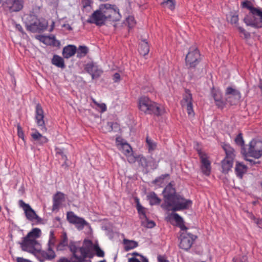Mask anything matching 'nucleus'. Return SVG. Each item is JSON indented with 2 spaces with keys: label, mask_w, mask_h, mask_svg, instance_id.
<instances>
[{
  "label": "nucleus",
  "mask_w": 262,
  "mask_h": 262,
  "mask_svg": "<svg viewBox=\"0 0 262 262\" xmlns=\"http://www.w3.org/2000/svg\"><path fill=\"white\" fill-rule=\"evenodd\" d=\"M41 233L40 229L37 228H33L22 238L21 242H19L21 250L34 255L38 248H41V245L37 241V238L40 236Z\"/></svg>",
  "instance_id": "1"
},
{
  "label": "nucleus",
  "mask_w": 262,
  "mask_h": 262,
  "mask_svg": "<svg viewBox=\"0 0 262 262\" xmlns=\"http://www.w3.org/2000/svg\"><path fill=\"white\" fill-rule=\"evenodd\" d=\"M138 107L141 112L147 114L160 116L164 113V110L162 106L145 96L142 97L139 99Z\"/></svg>",
  "instance_id": "2"
},
{
  "label": "nucleus",
  "mask_w": 262,
  "mask_h": 262,
  "mask_svg": "<svg viewBox=\"0 0 262 262\" xmlns=\"http://www.w3.org/2000/svg\"><path fill=\"white\" fill-rule=\"evenodd\" d=\"M70 250L73 256L69 260L66 258H61L57 262H83L85 258L88 256L89 250L85 247H79L76 243L71 242L69 245Z\"/></svg>",
  "instance_id": "3"
},
{
  "label": "nucleus",
  "mask_w": 262,
  "mask_h": 262,
  "mask_svg": "<svg viewBox=\"0 0 262 262\" xmlns=\"http://www.w3.org/2000/svg\"><path fill=\"white\" fill-rule=\"evenodd\" d=\"M249 13L244 19L245 23L254 28H262V11L255 7H249Z\"/></svg>",
  "instance_id": "4"
},
{
  "label": "nucleus",
  "mask_w": 262,
  "mask_h": 262,
  "mask_svg": "<svg viewBox=\"0 0 262 262\" xmlns=\"http://www.w3.org/2000/svg\"><path fill=\"white\" fill-rule=\"evenodd\" d=\"M25 22L27 29L32 32L43 31L47 28V22L45 20L38 19L34 15L26 16Z\"/></svg>",
  "instance_id": "5"
},
{
  "label": "nucleus",
  "mask_w": 262,
  "mask_h": 262,
  "mask_svg": "<svg viewBox=\"0 0 262 262\" xmlns=\"http://www.w3.org/2000/svg\"><path fill=\"white\" fill-rule=\"evenodd\" d=\"M99 7L100 11L102 13L106 20L115 21L119 20L121 16L119 9L116 6L109 4H104L100 5Z\"/></svg>",
  "instance_id": "6"
},
{
  "label": "nucleus",
  "mask_w": 262,
  "mask_h": 262,
  "mask_svg": "<svg viewBox=\"0 0 262 262\" xmlns=\"http://www.w3.org/2000/svg\"><path fill=\"white\" fill-rule=\"evenodd\" d=\"M243 154L248 155L250 157L258 159L262 155V141L259 140H252L249 144L247 150L245 147L242 148Z\"/></svg>",
  "instance_id": "7"
},
{
  "label": "nucleus",
  "mask_w": 262,
  "mask_h": 262,
  "mask_svg": "<svg viewBox=\"0 0 262 262\" xmlns=\"http://www.w3.org/2000/svg\"><path fill=\"white\" fill-rule=\"evenodd\" d=\"M191 205L192 201L190 200L185 199L178 194L165 209L173 211H180L188 209Z\"/></svg>",
  "instance_id": "8"
},
{
  "label": "nucleus",
  "mask_w": 262,
  "mask_h": 262,
  "mask_svg": "<svg viewBox=\"0 0 262 262\" xmlns=\"http://www.w3.org/2000/svg\"><path fill=\"white\" fill-rule=\"evenodd\" d=\"M181 232L180 234V243L179 246L181 248L188 250L192 246L196 236L187 232V228L184 225H180Z\"/></svg>",
  "instance_id": "9"
},
{
  "label": "nucleus",
  "mask_w": 262,
  "mask_h": 262,
  "mask_svg": "<svg viewBox=\"0 0 262 262\" xmlns=\"http://www.w3.org/2000/svg\"><path fill=\"white\" fill-rule=\"evenodd\" d=\"M116 143L119 150L127 157L128 161L129 163H134L136 159L132 155L133 151L130 146L120 137L116 138Z\"/></svg>",
  "instance_id": "10"
},
{
  "label": "nucleus",
  "mask_w": 262,
  "mask_h": 262,
  "mask_svg": "<svg viewBox=\"0 0 262 262\" xmlns=\"http://www.w3.org/2000/svg\"><path fill=\"white\" fill-rule=\"evenodd\" d=\"M186 65L189 68H194L200 61V54L198 49L195 47H192L186 55Z\"/></svg>",
  "instance_id": "11"
},
{
  "label": "nucleus",
  "mask_w": 262,
  "mask_h": 262,
  "mask_svg": "<svg viewBox=\"0 0 262 262\" xmlns=\"http://www.w3.org/2000/svg\"><path fill=\"white\" fill-rule=\"evenodd\" d=\"M162 193L164 203L162 204V207L165 209L178 194L176 193V189L171 183L166 186Z\"/></svg>",
  "instance_id": "12"
},
{
  "label": "nucleus",
  "mask_w": 262,
  "mask_h": 262,
  "mask_svg": "<svg viewBox=\"0 0 262 262\" xmlns=\"http://www.w3.org/2000/svg\"><path fill=\"white\" fill-rule=\"evenodd\" d=\"M34 255L40 262L51 260L56 257V254L53 249L48 247L47 251L42 250L41 248H38Z\"/></svg>",
  "instance_id": "13"
},
{
  "label": "nucleus",
  "mask_w": 262,
  "mask_h": 262,
  "mask_svg": "<svg viewBox=\"0 0 262 262\" xmlns=\"http://www.w3.org/2000/svg\"><path fill=\"white\" fill-rule=\"evenodd\" d=\"M19 204L25 213L27 219L30 221H36L39 222L40 218L36 214L35 211L31 207L29 204L25 203L23 200L19 201Z\"/></svg>",
  "instance_id": "14"
},
{
  "label": "nucleus",
  "mask_w": 262,
  "mask_h": 262,
  "mask_svg": "<svg viewBox=\"0 0 262 262\" xmlns=\"http://www.w3.org/2000/svg\"><path fill=\"white\" fill-rule=\"evenodd\" d=\"M226 99L227 102L231 105H234L238 103L241 96L239 92L231 87H228L226 91Z\"/></svg>",
  "instance_id": "15"
},
{
  "label": "nucleus",
  "mask_w": 262,
  "mask_h": 262,
  "mask_svg": "<svg viewBox=\"0 0 262 262\" xmlns=\"http://www.w3.org/2000/svg\"><path fill=\"white\" fill-rule=\"evenodd\" d=\"M44 114L43 111L39 104L36 105L35 108V120L38 126L43 133L46 132L47 130V128L45 125V122L43 120Z\"/></svg>",
  "instance_id": "16"
},
{
  "label": "nucleus",
  "mask_w": 262,
  "mask_h": 262,
  "mask_svg": "<svg viewBox=\"0 0 262 262\" xmlns=\"http://www.w3.org/2000/svg\"><path fill=\"white\" fill-rule=\"evenodd\" d=\"M67 220L70 223L75 224L79 230L82 229L86 225V222L83 219L78 217L73 212H68Z\"/></svg>",
  "instance_id": "17"
},
{
  "label": "nucleus",
  "mask_w": 262,
  "mask_h": 262,
  "mask_svg": "<svg viewBox=\"0 0 262 262\" xmlns=\"http://www.w3.org/2000/svg\"><path fill=\"white\" fill-rule=\"evenodd\" d=\"M85 70L91 75L93 79L100 77L103 72L101 69L93 62L87 63Z\"/></svg>",
  "instance_id": "18"
},
{
  "label": "nucleus",
  "mask_w": 262,
  "mask_h": 262,
  "mask_svg": "<svg viewBox=\"0 0 262 262\" xmlns=\"http://www.w3.org/2000/svg\"><path fill=\"white\" fill-rule=\"evenodd\" d=\"M106 20L103 14L100 11V8L99 7V9L95 11L88 19V22L101 26L103 25Z\"/></svg>",
  "instance_id": "19"
},
{
  "label": "nucleus",
  "mask_w": 262,
  "mask_h": 262,
  "mask_svg": "<svg viewBox=\"0 0 262 262\" xmlns=\"http://www.w3.org/2000/svg\"><path fill=\"white\" fill-rule=\"evenodd\" d=\"M137 208L138 212L140 214V218L142 220V225L148 228H152L155 227V222L149 220L147 219L145 212L143 211V207L139 204V203L137 204Z\"/></svg>",
  "instance_id": "20"
},
{
  "label": "nucleus",
  "mask_w": 262,
  "mask_h": 262,
  "mask_svg": "<svg viewBox=\"0 0 262 262\" xmlns=\"http://www.w3.org/2000/svg\"><path fill=\"white\" fill-rule=\"evenodd\" d=\"M181 103L183 107H186L189 116L191 117H193L194 113L193 110L191 95L190 94H186L184 96Z\"/></svg>",
  "instance_id": "21"
},
{
  "label": "nucleus",
  "mask_w": 262,
  "mask_h": 262,
  "mask_svg": "<svg viewBox=\"0 0 262 262\" xmlns=\"http://www.w3.org/2000/svg\"><path fill=\"white\" fill-rule=\"evenodd\" d=\"M6 7L11 12H18L21 10L24 6L23 0H7Z\"/></svg>",
  "instance_id": "22"
},
{
  "label": "nucleus",
  "mask_w": 262,
  "mask_h": 262,
  "mask_svg": "<svg viewBox=\"0 0 262 262\" xmlns=\"http://www.w3.org/2000/svg\"><path fill=\"white\" fill-rule=\"evenodd\" d=\"M200 157L201 161V169L204 174L206 176L209 175L211 170L210 162L208 160L206 154L200 153Z\"/></svg>",
  "instance_id": "23"
},
{
  "label": "nucleus",
  "mask_w": 262,
  "mask_h": 262,
  "mask_svg": "<svg viewBox=\"0 0 262 262\" xmlns=\"http://www.w3.org/2000/svg\"><path fill=\"white\" fill-rule=\"evenodd\" d=\"M39 39L40 41L47 45L56 46L60 45L59 41L56 40L55 37L53 35H41L39 36Z\"/></svg>",
  "instance_id": "24"
},
{
  "label": "nucleus",
  "mask_w": 262,
  "mask_h": 262,
  "mask_svg": "<svg viewBox=\"0 0 262 262\" xmlns=\"http://www.w3.org/2000/svg\"><path fill=\"white\" fill-rule=\"evenodd\" d=\"M64 201V195L63 193L58 192L53 197V211L58 210L62 202Z\"/></svg>",
  "instance_id": "25"
},
{
  "label": "nucleus",
  "mask_w": 262,
  "mask_h": 262,
  "mask_svg": "<svg viewBox=\"0 0 262 262\" xmlns=\"http://www.w3.org/2000/svg\"><path fill=\"white\" fill-rule=\"evenodd\" d=\"M33 130L34 132L31 134V136L38 144L42 145L48 142V139L45 136H42L37 130Z\"/></svg>",
  "instance_id": "26"
},
{
  "label": "nucleus",
  "mask_w": 262,
  "mask_h": 262,
  "mask_svg": "<svg viewBox=\"0 0 262 262\" xmlns=\"http://www.w3.org/2000/svg\"><path fill=\"white\" fill-rule=\"evenodd\" d=\"M76 52V47L74 45H68L64 47L62 55L65 58H69L73 56Z\"/></svg>",
  "instance_id": "27"
},
{
  "label": "nucleus",
  "mask_w": 262,
  "mask_h": 262,
  "mask_svg": "<svg viewBox=\"0 0 262 262\" xmlns=\"http://www.w3.org/2000/svg\"><path fill=\"white\" fill-rule=\"evenodd\" d=\"M68 246V238L66 232H63L61 236V239L56 247L58 251H63Z\"/></svg>",
  "instance_id": "28"
},
{
  "label": "nucleus",
  "mask_w": 262,
  "mask_h": 262,
  "mask_svg": "<svg viewBox=\"0 0 262 262\" xmlns=\"http://www.w3.org/2000/svg\"><path fill=\"white\" fill-rule=\"evenodd\" d=\"M222 169L223 172H228L233 165V159L225 158L222 161Z\"/></svg>",
  "instance_id": "29"
},
{
  "label": "nucleus",
  "mask_w": 262,
  "mask_h": 262,
  "mask_svg": "<svg viewBox=\"0 0 262 262\" xmlns=\"http://www.w3.org/2000/svg\"><path fill=\"white\" fill-rule=\"evenodd\" d=\"M149 51V48L145 39L142 40L139 44V52L143 56L146 55Z\"/></svg>",
  "instance_id": "30"
},
{
  "label": "nucleus",
  "mask_w": 262,
  "mask_h": 262,
  "mask_svg": "<svg viewBox=\"0 0 262 262\" xmlns=\"http://www.w3.org/2000/svg\"><path fill=\"white\" fill-rule=\"evenodd\" d=\"M52 63L57 67L63 69L65 68V64L63 59L57 55H54L52 59Z\"/></svg>",
  "instance_id": "31"
},
{
  "label": "nucleus",
  "mask_w": 262,
  "mask_h": 262,
  "mask_svg": "<svg viewBox=\"0 0 262 262\" xmlns=\"http://www.w3.org/2000/svg\"><path fill=\"white\" fill-rule=\"evenodd\" d=\"M247 171V167L246 165L241 163L237 162L235 166V172L237 176L239 178H242L244 173Z\"/></svg>",
  "instance_id": "32"
},
{
  "label": "nucleus",
  "mask_w": 262,
  "mask_h": 262,
  "mask_svg": "<svg viewBox=\"0 0 262 262\" xmlns=\"http://www.w3.org/2000/svg\"><path fill=\"white\" fill-rule=\"evenodd\" d=\"M147 198L150 204L151 205L159 204L160 203L161 200L154 192L149 193L147 195Z\"/></svg>",
  "instance_id": "33"
},
{
  "label": "nucleus",
  "mask_w": 262,
  "mask_h": 262,
  "mask_svg": "<svg viewBox=\"0 0 262 262\" xmlns=\"http://www.w3.org/2000/svg\"><path fill=\"white\" fill-rule=\"evenodd\" d=\"M223 148L226 154V158H229L233 159L234 157V149L228 144H225L223 146Z\"/></svg>",
  "instance_id": "34"
},
{
  "label": "nucleus",
  "mask_w": 262,
  "mask_h": 262,
  "mask_svg": "<svg viewBox=\"0 0 262 262\" xmlns=\"http://www.w3.org/2000/svg\"><path fill=\"white\" fill-rule=\"evenodd\" d=\"M56 242V238L54 235V232L53 230H51L49 234V238L48 243V248L53 249Z\"/></svg>",
  "instance_id": "35"
},
{
  "label": "nucleus",
  "mask_w": 262,
  "mask_h": 262,
  "mask_svg": "<svg viewBox=\"0 0 262 262\" xmlns=\"http://www.w3.org/2000/svg\"><path fill=\"white\" fill-rule=\"evenodd\" d=\"M125 249L126 251L133 249L138 246V243L134 241L125 240Z\"/></svg>",
  "instance_id": "36"
},
{
  "label": "nucleus",
  "mask_w": 262,
  "mask_h": 262,
  "mask_svg": "<svg viewBox=\"0 0 262 262\" xmlns=\"http://www.w3.org/2000/svg\"><path fill=\"white\" fill-rule=\"evenodd\" d=\"M228 20L232 24L237 25L238 16L236 13H231L227 17Z\"/></svg>",
  "instance_id": "37"
},
{
  "label": "nucleus",
  "mask_w": 262,
  "mask_h": 262,
  "mask_svg": "<svg viewBox=\"0 0 262 262\" xmlns=\"http://www.w3.org/2000/svg\"><path fill=\"white\" fill-rule=\"evenodd\" d=\"M168 3H170V5L168 6V9L173 10L175 8L174 0H163L161 3V5L164 8H166Z\"/></svg>",
  "instance_id": "38"
},
{
  "label": "nucleus",
  "mask_w": 262,
  "mask_h": 262,
  "mask_svg": "<svg viewBox=\"0 0 262 262\" xmlns=\"http://www.w3.org/2000/svg\"><path fill=\"white\" fill-rule=\"evenodd\" d=\"M88 49L85 46H80L77 51V57H82L84 56L88 53Z\"/></svg>",
  "instance_id": "39"
},
{
  "label": "nucleus",
  "mask_w": 262,
  "mask_h": 262,
  "mask_svg": "<svg viewBox=\"0 0 262 262\" xmlns=\"http://www.w3.org/2000/svg\"><path fill=\"white\" fill-rule=\"evenodd\" d=\"M93 103L96 105L100 109L101 113H103L106 110V105L105 103H99L94 99H92Z\"/></svg>",
  "instance_id": "40"
},
{
  "label": "nucleus",
  "mask_w": 262,
  "mask_h": 262,
  "mask_svg": "<svg viewBox=\"0 0 262 262\" xmlns=\"http://www.w3.org/2000/svg\"><path fill=\"white\" fill-rule=\"evenodd\" d=\"M128 262H148L147 258L143 256H141V259H138L135 257H132L128 258Z\"/></svg>",
  "instance_id": "41"
},
{
  "label": "nucleus",
  "mask_w": 262,
  "mask_h": 262,
  "mask_svg": "<svg viewBox=\"0 0 262 262\" xmlns=\"http://www.w3.org/2000/svg\"><path fill=\"white\" fill-rule=\"evenodd\" d=\"M93 2L92 0H81V4L82 5L83 8L89 10L91 9V4Z\"/></svg>",
  "instance_id": "42"
},
{
  "label": "nucleus",
  "mask_w": 262,
  "mask_h": 262,
  "mask_svg": "<svg viewBox=\"0 0 262 262\" xmlns=\"http://www.w3.org/2000/svg\"><path fill=\"white\" fill-rule=\"evenodd\" d=\"M170 217L173 219L177 223H181L183 222V219L176 213H172L170 214Z\"/></svg>",
  "instance_id": "43"
},
{
  "label": "nucleus",
  "mask_w": 262,
  "mask_h": 262,
  "mask_svg": "<svg viewBox=\"0 0 262 262\" xmlns=\"http://www.w3.org/2000/svg\"><path fill=\"white\" fill-rule=\"evenodd\" d=\"M146 143L148 145V148L149 151L154 150L156 147V144L153 142L151 139L146 138Z\"/></svg>",
  "instance_id": "44"
},
{
  "label": "nucleus",
  "mask_w": 262,
  "mask_h": 262,
  "mask_svg": "<svg viewBox=\"0 0 262 262\" xmlns=\"http://www.w3.org/2000/svg\"><path fill=\"white\" fill-rule=\"evenodd\" d=\"M106 127L109 132L119 128L118 124L117 123L113 122H108L106 124Z\"/></svg>",
  "instance_id": "45"
},
{
  "label": "nucleus",
  "mask_w": 262,
  "mask_h": 262,
  "mask_svg": "<svg viewBox=\"0 0 262 262\" xmlns=\"http://www.w3.org/2000/svg\"><path fill=\"white\" fill-rule=\"evenodd\" d=\"M126 23L129 28H133L136 24L135 18L132 16H129L126 18Z\"/></svg>",
  "instance_id": "46"
},
{
  "label": "nucleus",
  "mask_w": 262,
  "mask_h": 262,
  "mask_svg": "<svg viewBox=\"0 0 262 262\" xmlns=\"http://www.w3.org/2000/svg\"><path fill=\"white\" fill-rule=\"evenodd\" d=\"M235 143L241 146L244 145V141L242 137V134L239 133L235 139Z\"/></svg>",
  "instance_id": "47"
},
{
  "label": "nucleus",
  "mask_w": 262,
  "mask_h": 262,
  "mask_svg": "<svg viewBox=\"0 0 262 262\" xmlns=\"http://www.w3.org/2000/svg\"><path fill=\"white\" fill-rule=\"evenodd\" d=\"M247 257L246 256H243L236 258H234L233 259V262H247Z\"/></svg>",
  "instance_id": "48"
},
{
  "label": "nucleus",
  "mask_w": 262,
  "mask_h": 262,
  "mask_svg": "<svg viewBox=\"0 0 262 262\" xmlns=\"http://www.w3.org/2000/svg\"><path fill=\"white\" fill-rule=\"evenodd\" d=\"M213 97L215 102L222 99L221 94L219 91L213 93Z\"/></svg>",
  "instance_id": "49"
},
{
  "label": "nucleus",
  "mask_w": 262,
  "mask_h": 262,
  "mask_svg": "<svg viewBox=\"0 0 262 262\" xmlns=\"http://www.w3.org/2000/svg\"><path fill=\"white\" fill-rule=\"evenodd\" d=\"M238 29L240 33L243 34L244 37L245 38L249 37L250 34L248 32H247L243 28L241 27H238Z\"/></svg>",
  "instance_id": "50"
},
{
  "label": "nucleus",
  "mask_w": 262,
  "mask_h": 262,
  "mask_svg": "<svg viewBox=\"0 0 262 262\" xmlns=\"http://www.w3.org/2000/svg\"><path fill=\"white\" fill-rule=\"evenodd\" d=\"M95 251L96 255L99 257H103L104 255V252L98 247H95Z\"/></svg>",
  "instance_id": "51"
},
{
  "label": "nucleus",
  "mask_w": 262,
  "mask_h": 262,
  "mask_svg": "<svg viewBox=\"0 0 262 262\" xmlns=\"http://www.w3.org/2000/svg\"><path fill=\"white\" fill-rule=\"evenodd\" d=\"M53 8H57L58 4V0H46Z\"/></svg>",
  "instance_id": "52"
},
{
  "label": "nucleus",
  "mask_w": 262,
  "mask_h": 262,
  "mask_svg": "<svg viewBox=\"0 0 262 262\" xmlns=\"http://www.w3.org/2000/svg\"><path fill=\"white\" fill-rule=\"evenodd\" d=\"M17 134L19 138H21L23 139H24V133L21 127L19 125H18L17 126Z\"/></svg>",
  "instance_id": "53"
},
{
  "label": "nucleus",
  "mask_w": 262,
  "mask_h": 262,
  "mask_svg": "<svg viewBox=\"0 0 262 262\" xmlns=\"http://www.w3.org/2000/svg\"><path fill=\"white\" fill-rule=\"evenodd\" d=\"M61 159L64 161L63 163L62 164V167H68V164L67 163L66 161L67 160V157L66 155L63 153L61 156Z\"/></svg>",
  "instance_id": "54"
},
{
  "label": "nucleus",
  "mask_w": 262,
  "mask_h": 262,
  "mask_svg": "<svg viewBox=\"0 0 262 262\" xmlns=\"http://www.w3.org/2000/svg\"><path fill=\"white\" fill-rule=\"evenodd\" d=\"M113 79L115 82L119 81L120 79V74L118 73H115L113 75Z\"/></svg>",
  "instance_id": "55"
},
{
  "label": "nucleus",
  "mask_w": 262,
  "mask_h": 262,
  "mask_svg": "<svg viewBox=\"0 0 262 262\" xmlns=\"http://www.w3.org/2000/svg\"><path fill=\"white\" fill-rule=\"evenodd\" d=\"M16 260L17 262H32L31 260H30L28 259H25V258H24L23 257H16Z\"/></svg>",
  "instance_id": "56"
},
{
  "label": "nucleus",
  "mask_w": 262,
  "mask_h": 262,
  "mask_svg": "<svg viewBox=\"0 0 262 262\" xmlns=\"http://www.w3.org/2000/svg\"><path fill=\"white\" fill-rule=\"evenodd\" d=\"M215 103H216V105L218 106V107H220V108H223L224 107V106L225 105V103H224V101L222 100V99L216 101L215 102Z\"/></svg>",
  "instance_id": "57"
},
{
  "label": "nucleus",
  "mask_w": 262,
  "mask_h": 262,
  "mask_svg": "<svg viewBox=\"0 0 262 262\" xmlns=\"http://www.w3.org/2000/svg\"><path fill=\"white\" fill-rule=\"evenodd\" d=\"M63 151L62 149L60 148H56V156L59 157L61 156L63 154Z\"/></svg>",
  "instance_id": "58"
},
{
  "label": "nucleus",
  "mask_w": 262,
  "mask_h": 262,
  "mask_svg": "<svg viewBox=\"0 0 262 262\" xmlns=\"http://www.w3.org/2000/svg\"><path fill=\"white\" fill-rule=\"evenodd\" d=\"M243 155L245 156V159L247 161H249L251 165L254 164L255 163V162L253 160L248 158V157H250V156H249L248 155H246L245 154Z\"/></svg>",
  "instance_id": "59"
},
{
  "label": "nucleus",
  "mask_w": 262,
  "mask_h": 262,
  "mask_svg": "<svg viewBox=\"0 0 262 262\" xmlns=\"http://www.w3.org/2000/svg\"><path fill=\"white\" fill-rule=\"evenodd\" d=\"M158 262H169L168 260L166 259L164 257L159 255L158 256Z\"/></svg>",
  "instance_id": "60"
},
{
  "label": "nucleus",
  "mask_w": 262,
  "mask_h": 262,
  "mask_svg": "<svg viewBox=\"0 0 262 262\" xmlns=\"http://www.w3.org/2000/svg\"><path fill=\"white\" fill-rule=\"evenodd\" d=\"M15 28L18 30L19 32H20L22 34L24 33L23 29L20 25L19 24H16L15 25Z\"/></svg>",
  "instance_id": "61"
},
{
  "label": "nucleus",
  "mask_w": 262,
  "mask_h": 262,
  "mask_svg": "<svg viewBox=\"0 0 262 262\" xmlns=\"http://www.w3.org/2000/svg\"><path fill=\"white\" fill-rule=\"evenodd\" d=\"M243 7L247 8L248 9H249V7H253V6H251L248 2H243Z\"/></svg>",
  "instance_id": "62"
},
{
  "label": "nucleus",
  "mask_w": 262,
  "mask_h": 262,
  "mask_svg": "<svg viewBox=\"0 0 262 262\" xmlns=\"http://www.w3.org/2000/svg\"><path fill=\"white\" fill-rule=\"evenodd\" d=\"M128 255H132L133 256H140L141 257V256H142L141 255H140V254H139L137 252H133L132 253H129V254H128Z\"/></svg>",
  "instance_id": "63"
},
{
  "label": "nucleus",
  "mask_w": 262,
  "mask_h": 262,
  "mask_svg": "<svg viewBox=\"0 0 262 262\" xmlns=\"http://www.w3.org/2000/svg\"><path fill=\"white\" fill-rule=\"evenodd\" d=\"M65 28H67L68 30H72V28L69 24L64 25L63 26Z\"/></svg>",
  "instance_id": "64"
}]
</instances>
